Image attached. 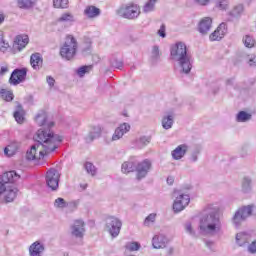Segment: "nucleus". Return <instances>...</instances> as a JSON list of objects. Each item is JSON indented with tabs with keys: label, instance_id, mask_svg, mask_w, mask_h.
<instances>
[{
	"label": "nucleus",
	"instance_id": "60",
	"mask_svg": "<svg viewBox=\"0 0 256 256\" xmlns=\"http://www.w3.org/2000/svg\"><path fill=\"white\" fill-rule=\"evenodd\" d=\"M207 247H209L211 249V247H213V242H208L206 243Z\"/></svg>",
	"mask_w": 256,
	"mask_h": 256
},
{
	"label": "nucleus",
	"instance_id": "37",
	"mask_svg": "<svg viewBox=\"0 0 256 256\" xmlns=\"http://www.w3.org/2000/svg\"><path fill=\"white\" fill-rule=\"evenodd\" d=\"M241 13H243V6H242V4H238L233 7V9L230 11L229 15L231 17H239V15H241Z\"/></svg>",
	"mask_w": 256,
	"mask_h": 256
},
{
	"label": "nucleus",
	"instance_id": "54",
	"mask_svg": "<svg viewBox=\"0 0 256 256\" xmlns=\"http://www.w3.org/2000/svg\"><path fill=\"white\" fill-rule=\"evenodd\" d=\"M46 81H47L49 87H53L55 85V78H53L51 76H47Z\"/></svg>",
	"mask_w": 256,
	"mask_h": 256
},
{
	"label": "nucleus",
	"instance_id": "2",
	"mask_svg": "<svg viewBox=\"0 0 256 256\" xmlns=\"http://www.w3.org/2000/svg\"><path fill=\"white\" fill-rule=\"evenodd\" d=\"M20 179L21 175L15 172V170L8 171L2 175L0 179V198L4 199L6 203L15 201L19 189L13 183H17Z\"/></svg>",
	"mask_w": 256,
	"mask_h": 256
},
{
	"label": "nucleus",
	"instance_id": "16",
	"mask_svg": "<svg viewBox=\"0 0 256 256\" xmlns=\"http://www.w3.org/2000/svg\"><path fill=\"white\" fill-rule=\"evenodd\" d=\"M227 35V24L221 23L217 29L210 34L209 39L210 41H221Z\"/></svg>",
	"mask_w": 256,
	"mask_h": 256
},
{
	"label": "nucleus",
	"instance_id": "25",
	"mask_svg": "<svg viewBox=\"0 0 256 256\" xmlns=\"http://www.w3.org/2000/svg\"><path fill=\"white\" fill-rule=\"evenodd\" d=\"M251 240V235L247 232H240L236 234V243L239 247H243V245H247Z\"/></svg>",
	"mask_w": 256,
	"mask_h": 256
},
{
	"label": "nucleus",
	"instance_id": "15",
	"mask_svg": "<svg viewBox=\"0 0 256 256\" xmlns=\"http://www.w3.org/2000/svg\"><path fill=\"white\" fill-rule=\"evenodd\" d=\"M25 77H27V69H15L11 74L10 83L12 85H19V83H23Z\"/></svg>",
	"mask_w": 256,
	"mask_h": 256
},
{
	"label": "nucleus",
	"instance_id": "34",
	"mask_svg": "<svg viewBox=\"0 0 256 256\" xmlns=\"http://www.w3.org/2000/svg\"><path fill=\"white\" fill-rule=\"evenodd\" d=\"M157 3V0H148L146 4L143 6V12L144 13H151L155 11V4Z\"/></svg>",
	"mask_w": 256,
	"mask_h": 256
},
{
	"label": "nucleus",
	"instance_id": "51",
	"mask_svg": "<svg viewBox=\"0 0 256 256\" xmlns=\"http://www.w3.org/2000/svg\"><path fill=\"white\" fill-rule=\"evenodd\" d=\"M249 253L255 254L256 253V240H254L249 246H248Z\"/></svg>",
	"mask_w": 256,
	"mask_h": 256
},
{
	"label": "nucleus",
	"instance_id": "21",
	"mask_svg": "<svg viewBox=\"0 0 256 256\" xmlns=\"http://www.w3.org/2000/svg\"><path fill=\"white\" fill-rule=\"evenodd\" d=\"M29 45V36L27 35H18L14 39V47L18 49V51H23L25 47Z\"/></svg>",
	"mask_w": 256,
	"mask_h": 256
},
{
	"label": "nucleus",
	"instance_id": "57",
	"mask_svg": "<svg viewBox=\"0 0 256 256\" xmlns=\"http://www.w3.org/2000/svg\"><path fill=\"white\" fill-rule=\"evenodd\" d=\"M5 22V13L0 12V25H3Z\"/></svg>",
	"mask_w": 256,
	"mask_h": 256
},
{
	"label": "nucleus",
	"instance_id": "19",
	"mask_svg": "<svg viewBox=\"0 0 256 256\" xmlns=\"http://www.w3.org/2000/svg\"><path fill=\"white\" fill-rule=\"evenodd\" d=\"M212 25H213V19L211 17L203 18L198 25L199 33H201L202 35H207V33L211 31Z\"/></svg>",
	"mask_w": 256,
	"mask_h": 256
},
{
	"label": "nucleus",
	"instance_id": "55",
	"mask_svg": "<svg viewBox=\"0 0 256 256\" xmlns=\"http://www.w3.org/2000/svg\"><path fill=\"white\" fill-rule=\"evenodd\" d=\"M195 3H198V5H202L205 7L208 3H211V0H194Z\"/></svg>",
	"mask_w": 256,
	"mask_h": 256
},
{
	"label": "nucleus",
	"instance_id": "32",
	"mask_svg": "<svg viewBox=\"0 0 256 256\" xmlns=\"http://www.w3.org/2000/svg\"><path fill=\"white\" fill-rule=\"evenodd\" d=\"M173 115L172 114H169L167 116H164L163 119H162V127L163 129H171V127H173Z\"/></svg>",
	"mask_w": 256,
	"mask_h": 256
},
{
	"label": "nucleus",
	"instance_id": "44",
	"mask_svg": "<svg viewBox=\"0 0 256 256\" xmlns=\"http://www.w3.org/2000/svg\"><path fill=\"white\" fill-rule=\"evenodd\" d=\"M24 115L25 113L23 112V110H17L16 112H14L15 121H17V123H23V121H25Z\"/></svg>",
	"mask_w": 256,
	"mask_h": 256
},
{
	"label": "nucleus",
	"instance_id": "8",
	"mask_svg": "<svg viewBox=\"0 0 256 256\" xmlns=\"http://www.w3.org/2000/svg\"><path fill=\"white\" fill-rule=\"evenodd\" d=\"M174 197H176L173 203V210L175 213H181V211H183L191 202V197L188 194L175 191Z\"/></svg>",
	"mask_w": 256,
	"mask_h": 256
},
{
	"label": "nucleus",
	"instance_id": "48",
	"mask_svg": "<svg viewBox=\"0 0 256 256\" xmlns=\"http://www.w3.org/2000/svg\"><path fill=\"white\" fill-rule=\"evenodd\" d=\"M6 73H9V64L7 63H2L0 65V75H5Z\"/></svg>",
	"mask_w": 256,
	"mask_h": 256
},
{
	"label": "nucleus",
	"instance_id": "11",
	"mask_svg": "<svg viewBox=\"0 0 256 256\" xmlns=\"http://www.w3.org/2000/svg\"><path fill=\"white\" fill-rule=\"evenodd\" d=\"M60 177L61 175L59 174V171H57L56 169H50L46 173V183H47V186L50 189H52V191H56V189H58Z\"/></svg>",
	"mask_w": 256,
	"mask_h": 256
},
{
	"label": "nucleus",
	"instance_id": "39",
	"mask_svg": "<svg viewBox=\"0 0 256 256\" xmlns=\"http://www.w3.org/2000/svg\"><path fill=\"white\" fill-rule=\"evenodd\" d=\"M0 95H1L2 99H4V101L9 102L13 99V92H11L9 90L2 89L0 91Z\"/></svg>",
	"mask_w": 256,
	"mask_h": 256
},
{
	"label": "nucleus",
	"instance_id": "12",
	"mask_svg": "<svg viewBox=\"0 0 256 256\" xmlns=\"http://www.w3.org/2000/svg\"><path fill=\"white\" fill-rule=\"evenodd\" d=\"M151 171V161L148 159H145L142 162H139V159L137 158V164H136V177L137 179H144V177H147V173Z\"/></svg>",
	"mask_w": 256,
	"mask_h": 256
},
{
	"label": "nucleus",
	"instance_id": "18",
	"mask_svg": "<svg viewBox=\"0 0 256 256\" xmlns=\"http://www.w3.org/2000/svg\"><path fill=\"white\" fill-rule=\"evenodd\" d=\"M136 167H137V157L136 156H132L128 159V161H125L122 164L121 167V171L122 173H133V171H136Z\"/></svg>",
	"mask_w": 256,
	"mask_h": 256
},
{
	"label": "nucleus",
	"instance_id": "9",
	"mask_svg": "<svg viewBox=\"0 0 256 256\" xmlns=\"http://www.w3.org/2000/svg\"><path fill=\"white\" fill-rule=\"evenodd\" d=\"M253 213V206H244L239 208L233 218H232V223L235 225V227H239V225L242 224L247 217H251V214Z\"/></svg>",
	"mask_w": 256,
	"mask_h": 256
},
{
	"label": "nucleus",
	"instance_id": "14",
	"mask_svg": "<svg viewBox=\"0 0 256 256\" xmlns=\"http://www.w3.org/2000/svg\"><path fill=\"white\" fill-rule=\"evenodd\" d=\"M131 131V125L129 123L120 124L114 131L112 138L110 141H119V139H123L124 135H127Z\"/></svg>",
	"mask_w": 256,
	"mask_h": 256
},
{
	"label": "nucleus",
	"instance_id": "26",
	"mask_svg": "<svg viewBox=\"0 0 256 256\" xmlns=\"http://www.w3.org/2000/svg\"><path fill=\"white\" fill-rule=\"evenodd\" d=\"M101 14V10L95 6H87L84 10V15L88 17V19H95V17H99Z\"/></svg>",
	"mask_w": 256,
	"mask_h": 256
},
{
	"label": "nucleus",
	"instance_id": "24",
	"mask_svg": "<svg viewBox=\"0 0 256 256\" xmlns=\"http://www.w3.org/2000/svg\"><path fill=\"white\" fill-rule=\"evenodd\" d=\"M102 131L101 126H93L89 134L85 137L86 143H93L95 139H99Z\"/></svg>",
	"mask_w": 256,
	"mask_h": 256
},
{
	"label": "nucleus",
	"instance_id": "33",
	"mask_svg": "<svg viewBox=\"0 0 256 256\" xmlns=\"http://www.w3.org/2000/svg\"><path fill=\"white\" fill-rule=\"evenodd\" d=\"M249 120H251V114L245 111H240L236 116V121H238V123H246V121Z\"/></svg>",
	"mask_w": 256,
	"mask_h": 256
},
{
	"label": "nucleus",
	"instance_id": "42",
	"mask_svg": "<svg viewBox=\"0 0 256 256\" xmlns=\"http://www.w3.org/2000/svg\"><path fill=\"white\" fill-rule=\"evenodd\" d=\"M216 7L220 9V11H225L227 7H229V0H217Z\"/></svg>",
	"mask_w": 256,
	"mask_h": 256
},
{
	"label": "nucleus",
	"instance_id": "29",
	"mask_svg": "<svg viewBox=\"0 0 256 256\" xmlns=\"http://www.w3.org/2000/svg\"><path fill=\"white\" fill-rule=\"evenodd\" d=\"M37 0H17V5L20 9H31L35 7Z\"/></svg>",
	"mask_w": 256,
	"mask_h": 256
},
{
	"label": "nucleus",
	"instance_id": "47",
	"mask_svg": "<svg viewBox=\"0 0 256 256\" xmlns=\"http://www.w3.org/2000/svg\"><path fill=\"white\" fill-rule=\"evenodd\" d=\"M185 230L189 233V235L195 237V230H193V224H191V222H187L185 224Z\"/></svg>",
	"mask_w": 256,
	"mask_h": 256
},
{
	"label": "nucleus",
	"instance_id": "31",
	"mask_svg": "<svg viewBox=\"0 0 256 256\" xmlns=\"http://www.w3.org/2000/svg\"><path fill=\"white\" fill-rule=\"evenodd\" d=\"M253 189V181L249 177H244L242 180V191L249 193Z\"/></svg>",
	"mask_w": 256,
	"mask_h": 256
},
{
	"label": "nucleus",
	"instance_id": "23",
	"mask_svg": "<svg viewBox=\"0 0 256 256\" xmlns=\"http://www.w3.org/2000/svg\"><path fill=\"white\" fill-rule=\"evenodd\" d=\"M30 65L35 71H39L43 67V56L39 53H34L30 57Z\"/></svg>",
	"mask_w": 256,
	"mask_h": 256
},
{
	"label": "nucleus",
	"instance_id": "10",
	"mask_svg": "<svg viewBox=\"0 0 256 256\" xmlns=\"http://www.w3.org/2000/svg\"><path fill=\"white\" fill-rule=\"evenodd\" d=\"M85 232V222L83 220H75L70 225V235L74 237V239H83Z\"/></svg>",
	"mask_w": 256,
	"mask_h": 256
},
{
	"label": "nucleus",
	"instance_id": "46",
	"mask_svg": "<svg viewBox=\"0 0 256 256\" xmlns=\"http://www.w3.org/2000/svg\"><path fill=\"white\" fill-rule=\"evenodd\" d=\"M90 69H91V66H82L78 68L77 74L79 75V77H83L85 73H89Z\"/></svg>",
	"mask_w": 256,
	"mask_h": 256
},
{
	"label": "nucleus",
	"instance_id": "49",
	"mask_svg": "<svg viewBox=\"0 0 256 256\" xmlns=\"http://www.w3.org/2000/svg\"><path fill=\"white\" fill-rule=\"evenodd\" d=\"M111 66L114 67V69H123V61H121V60H113L111 62Z\"/></svg>",
	"mask_w": 256,
	"mask_h": 256
},
{
	"label": "nucleus",
	"instance_id": "61",
	"mask_svg": "<svg viewBox=\"0 0 256 256\" xmlns=\"http://www.w3.org/2000/svg\"><path fill=\"white\" fill-rule=\"evenodd\" d=\"M232 81H233V80H227V82H226L227 85H231Z\"/></svg>",
	"mask_w": 256,
	"mask_h": 256
},
{
	"label": "nucleus",
	"instance_id": "17",
	"mask_svg": "<svg viewBox=\"0 0 256 256\" xmlns=\"http://www.w3.org/2000/svg\"><path fill=\"white\" fill-rule=\"evenodd\" d=\"M169 240L163 234H157L152 238V247L154 249H165Z\"/></svg>",
	"mask_w": 256,
	"mask_h": 256
},
{
	"label": "nucleus",
	"instance_id": "22",
	"mask_svg": "<svg viewBox=\"0 0 256 256\" xmlns=\"http://www.w3.org/2000/svg\"><path fill=\"white\" fill-rule=\"evenodd\" d=\"M188 149H189V146H187L186 144L179 145L172 151L171 153L172 158L175 159V161H179V159H183Z\"/></svg>",
	"mask_w": 256,
	"mask_h": 256
},
{
	"label": "nucleus",
	"instance_id": "35",
	"mask_svg": "<svg viewBox=\"0 0 256 256\" xmlns=\"http://www.w3.org/2000/svg\"><path fill=\"white\" fill-rule=\"evenodd\" d=\"M243 43H244L245 47H247L248 49H253V47H255V45H256L255 38L250 35H246L243 38Z\"/></svg>",
	"mask_w": 256,
	"mask_h": 256
},
{
	"label": "nucleus",
	"instance_id": "43",
	"mask_svg": "<svg viewBox=\"0 0 256 256\" xmlns=\"http://www.w3.org/2000/svg\"><path fill=\"white\" fill-rule=\"evenodd\" d=\"M69 204L63 198H57L54 202V206L58 209H65Z\"/></svg>",
	"mask_w": 256,
	"mask_h": 256
},
{
	"label": "nucleus",
	"instance_id": "5",
	"mask_svg": "<svg viewBox=\"0 0 256 256\" xmlns=\"http://www.w3.org/2000/svg\"><path fill=\"white\" fill-rule=\"evenodd\" d=\"M116 14L118 17H122L123 19H128L129 21H135V19H139L141 15V6L134 2H129L126 4H122L117 10Z\"/></svg>",
	"mask_w": 256,
	"mask_h": 256
},
{
	"label": "nucleus",
	"instance_id": "53",
	"mask_svg": "<svg viewBox=\"0 0 256 256\" xmlns=\"http://www.w3.org/2000/svg\"><path fill=\"white\" fill-rule=\"evenodd\" d=\"M158 35L160 37H162L164 39V37H166V34H165V24H162L160 26V29L158 30Z\"/></svg>",
	"mask_w": 256,
	"mask_h": 256
},
{
	"label": "nucleus",
	"instance_id": "36",
	"mask_svg": "<svg viewBox=\"0 0 256 256\" xmlns=\"http://www.w3.org/2000/svg\"><path fill=\"white\" fill-rule=\"evenodd\" d=\"M53 5L56 9H67L69 0H53Z\"/></svg>",
	"mask_w": 256,
	"mask_h": 256
},
{
	"label": "nucleus",
	"instance_id": "52",
	"mask_svg": "<svg viewBox=\"0 0 256 256\" xmlns=\"http://www.w3.org/2000/svg\"><path fill=\"white\" fill-rule=\"evenodd\" d=\"M248 64L250 65V67H256V56L255 55H251L249 57Z\"/></svg>",
	"mask_w": 256,
	"mask_h": 256
},
{
	"label": "nucleus",
	"instance_id": "50",
	"mask_svg": "<svg viewBox=\"0 0 256 256\" xmlns=\"http://www.w3.org/2000/svg\"><path fill=\"white\" fill-rule=\"evenodd\" d=\"M159 58V47L154 46L152 48V59H158Z\"/></svg>",
	"mask_w": 256,
	"mask_h": 256
},
{
	"label": "nucleus",
	"instance_id": "27",
	"mask_svg": "<svg viewBox=\"0 0 256 256\" xmlns=\"http://www.w3.org/2000/svg\"><path fill=\"white\" fill-rule=\"evenodd\" d=\"M17 151H19V143L17 142H12L4 149V153L7 155V157H13Z\"/></svg>",
	"mask_w": 256,
	"mask_h": 256
},
{
	"label": "nucleus",
	"instance_id": "6",
	"mask_svg": "<svg viewBox=\"0 0 256 256\" xmlns=\"http://www.w3.org/2000/svg\"><path fill=\"white\" fill-rule=\"evenodd\" d=\"M77 40L72 35L66 37L63 46L60 49V55L63 59L71 61L77 55Z\"/></svg>",
	"mask_w": 256,
	"mask_h": 256
},
{
	"label": "nucleus",
	"instance_id": "38",
	"mask_svg": "<svg viewBox=\"0 0 256 256\" xmlns=\"http://www.w3.org/2000/svg\"><path fill=\"white\" fill-rule=\"evenodd\" d=\"M156 217H157V214L155 213L148 215L144 220L145 227H151V225L155 223Z\"/></svg>",
	"mask_w": 256,
	"mask_h": 256
},
{
	"label": "nucleus",
	"instance_id": "4",
	"mask_svg": "<svg viewBox=\"0 0 256 256\" xmlns=\"http://www.w3.org/2000/svg\"><path fill=\"white\" fill-rule=\"evenodd\" d=\"M199 229L204 235H217L221 231V220L214 214L206 215L201 218Z\"/></svg>",
	"mask_w": 256,
	"mask_h": 256
},
{
	"label": "nucleus",
	"instance_id": "40",
	"mask_svg": "<svg viewBox=\"0 0 256 256\" xmlns=\"http://www.w3.org/2000/svg\"><path fill=\"white\" fill-rule=\"evenodd\" d=\"M84 167H85V170L87 171V173L89 175L94 176L97 173V169L95 168V166L91 162H86Z\"/></svg>",
	"mask_w": 256,
	"mask_h": 256
},
{
	"label": "nucleus",
	"instance_id": "30",
	"mask_svg": "<svg viewBox=\"0 0 256 256\" xmlns=\"http://www.w3.org/2000/svg\"><path fill=\"white\" fill-rule=\"evenodd\" d=\"M58 22L59 23H75V16L70 12L63 13L58 18Z\"/></svg>",
	"mask_w": 256,
	"mask_h": 256
},
{
	"label": "nucleus",
	"instance_id": "3",
	"mask_svg": "<svg viewBox=\"0 0 256 256\" xmlns=\"http://www.w3.org/2000/svg\"><path fill=\"white\" fill-rule=\"evenodd\" d=\"M170 59L177 63L182 73H190L193 69V58L187 53V45L183 42H177L171 47Z\"/></svg>",
	"mask_w": 256,
	"mask_h": 256
},
{
	"label": "nucleus",
	"instance_id": "45",
	"mask_svg": "<svg viewBox=\"0 0 256 256\" xmlns=\"http://www.w3.org/2000/svg\"><path fill=\"white\" fill-rule=\"evenodd\" d=\"M9 42L5 41V38L3 40H0V53H7L10 49Z\"/></svg>",
	"mask_w": 256,
	"mask_h": 256
},
{
	"label": "nucleus",
	"instance_id": "28",
	"mask_svg": "<svg viewBox=\"0 0 256 256\" xmlns=\"http://www.w3.org/2000/svg\"><path fill=\"white\" fill-rule=\"evenodd\" d=\"M151 143V137L142 136L134 141L135 147L137 149H143L146 145H149Z\"/></svg>",
	"mask_w": 256,
	"mask_h": 256
},
{
	"label": "nucleus",
	"instance_id": "20",
	"mask_svg": "<svg viewBox=\"0 0 256 256\" xmlns=\"http://www.w3.org/2000/svg\"><path fill=\"white\" fill-rule=\"evenodd\" d=\"M43 251H45V244H43L41 241H35L29 247L30 256H42Z\"/></svg>",
	"mask_w": 256,
	"mask_h": 256
},
{
	"label": "nucleus",
	"instance_id": "41",
	"mask_svg": "<svg viewBox=\"0 0 256 256\" xmlns=\"http://www.w3.org/2000/svg\"><path fill=\"white\" fill-rule=\"evenodd\" d=\"M125 247L127 251H139V249H141V244L138 242H128Z\"/></svg>",
	"mask_w": 256,
	"mask_h": 256
},
{
	"label": "nucleus",
	"instance_id": "58",
	"mask_svg": "<svg viewBox=\"0 0 256 256\" xmlns=\"http://www.w3.org/2000/svg\"><path fill=\"white\" fill-rule=\"evenodd\" d=\"M174 182H175V178H173V176H169L167 178L168 185H173Z\"/></svg>",
	"mask_w": 256,
	"mask_h": 256
},
{
	"label": "nucleus",
	"instance_id": "13",
	"mask_svg": "<svg viewBox=\"0 0 256 256\" xmlns=\"http://www.w3.org/2000/svg\"><path fill=\"white\" fill-rule=\"evenodd\" d=\"M35 123L38 124L39 127L46 126L48 129H51L55 123L53 121H49V116L45 110H41L35 116Z\"/></svg>",
	"mask_w": 256,
	"mask_h": 256
},
{
	"label": "nucleus",
	"instance_id": "59",
	"mask_svg": "<svg viewBox=\"0 0 256 256\" xmlns=\"http://www.w3.org/2000/svg\"><path fill=\"white\" fill-rule=\"evenodd\" d=\"M5 39V35L3 34V31H0V41Z\"/></svg>",
	"mask_w": 256,
	"mask_h": 256
},
{
	"label": "nucleus",
	"instance_id": "56",
	"mask_svg": "<svg viewBox=\"0 0 256 256\" xmlns=\"http://www.w3.org/2000/svg\"><path fill=\"white\" fill-rule=\"evenodd\" d=\"M199 155V151H196L194 153H192L191 157H190V161H192L193 163H195V161H197V157Z\"/></svg>",
	"mask_w": 256,
	"mask_h": 256
},
{
	"label": "nucleus",
	"instance_id": "7",
	"mask_svg": "<svg viewBox=\"0 0 256 256\" xmlns=\"http://www.w3.org/2000/svg\"><path fill=\"white\" fill-rule=\"evenodd\" d=\"M121 227H123V223L119 218L110 216L106 218V230L111 235V237H119L121 233Z\"/></svg>",
	"mask_w": 256,
	"mask_h": 256
},
{
	"label": "nucleus",
	"instance_id": "1",
	"mask_svg": "<svg viewBox=\"0 0 256 256\" xmlns=\"http://www.w3.org/2000/svg\"><path fill=\"white\" fill-rule=\"evenodd\" d=\"M36 144L32 145L26 152L28 161H41L45 159L49 153H53L55 149L61 145L63 137L54 134L50 130L39 129L34 136Z\"/></svg>",
	"mask_w": 256,
	"mask_h": 256
}]
</instances>
